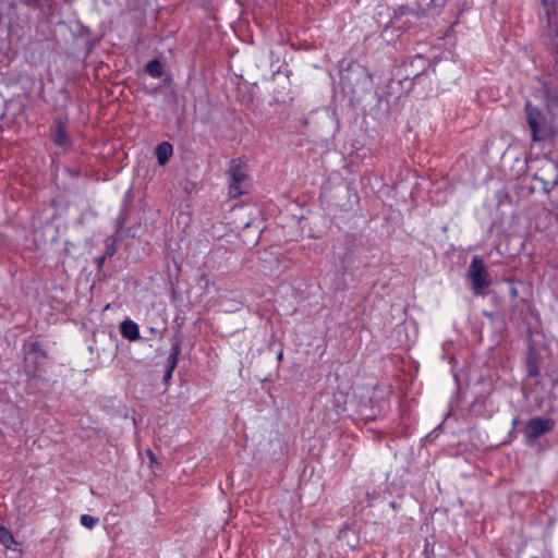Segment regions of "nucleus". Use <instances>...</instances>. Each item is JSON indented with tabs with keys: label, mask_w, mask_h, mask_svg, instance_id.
<instances>
[{
	"label": "nucleus",
	"mask_w": 558,
	"mask_h": 558,
	"mask_svg": "<svg viewBox=\"0 0 558 558\" xmlns=\"http://www.w3.org/2000/svg\"><path fill=\"white\" fill-rule=\"evenodd\" d=\"M145 72L154 78H159L163 75V65L158 59H153L145 65Z\"/></svg>",
	"instance_id": "12"
},
{
	"label": "nucleus",
	"mask_w": 558,
	"mask_h": 558,
	"mask_svg": "<svg viewBox=\"0 0 558 558\" xmlns=\"http://www.w3.org/2000/svg\"><path fill=\"white\" fill-rule=\"evenodd\" d=\"M80 521L83 526L92 530L98 524L99 519L90 514H82Z\"/></svg>",
	"instance_id": "14"
},
{
	"label": "nucleus",
	"mask_w": 558,
	"mask_h": 558,
	"mask_svg": "<svg viewBox=\"0 0 558 558\" xmlns=\"http://www.w3.org/2000/svg\"><path fill=\"white\" fill-rule=\"evenodd\" d=\"M466 278L471 281L472 289L476 295L481 294L484 289L492 284L490 275L480 255L472 257Z\"/></svg>",
	"instance_id": "4"
},
{
	"label": "nucleus",
	"mask_w": 558,
	"mask_h": 558,
	"mask_svg": "<svg viewBox=\"0 0 558 558\" xmlns=\"http://www.w3.org/2000/svg\"><path fill=\"white\" fill-rule=\"evenodd\" d=\"M555 427V421L549 417L535 416L527 421L524 427V435L527 442L535 441L541 436L551 432Z\"/></svg>",
	"instance_id": "5"
},
{
	"label": "nucleus",
	"mask_w": 558,
	"mask_h": 558,
	"mask_svg": "<svg viewBox=\"0 0 558 558\" xmlns=\"http://www.w3.org/2000/svg\"><path fill=\"white\" fill-rule=\"evenodd\" d=\"M532 558H538V557H537V556H534V557H532Z\"/></svg>",
	"instance_id": "20"
},
{
	"label": "nucleus",
	"mask_w": 558,
	"mask_h": 558,
	"mask_svg": "<svg viewBox=\"0 0 558 558\" xmlns=\"http://www.w3.org/2000/svg\"><path fill=\"white\" fill-rule=\"evenodd\" d=\"M281 359H282V352H279L278 360H281Z\"/></svg>",
	"instance_id": "18"
},
{
	"label": "nucleus",
	"mask_w": 558,
	"mask_h": 558,
	"mask_svg": "<svg viewBox=\"0 0 558 558\" xmlns=\"http://www.w3.org/2000/svg\"><path fill=\"white\" fill-rule=\"evenodd\" d=\"M331 404H332V407H335V408L339 409V405H338V404H336V402H335L333 400L331 401Z\"/></svg>",
	"instance_id": "17"
},
{
	"label": "nucleus",
	"mask_w": 558,
	"mask_h": 558,
	"mask_svg": "<svg viewBox=\"0 0 558 558\" xmlns=\"http://www.w3.org/2000/svg\"><path fill=\"white\" fill-rule=\"evenodd\" d=\"M0 543L7 548V549H14V546L16 545L15 538L12 534V532L7 529L4 525H0Z\"/></svg>",
	"instance_id": "13"
},
{
	"label": "nucleus",
	"mask_w": 558,
	"mask_h": 558,
	"mask_svg": "<svg viewBox=\"0 0 558 558\" xmlns=\"http://www.w3.org/2000/svg\"><path fill=\"white\" fill-rule=\"evenodd\" d=\"M181 354V341L175 339V341L171 345L170 354L167 360V368L163 375L165 383H168L171 377L174 368L178 365L179 356Z\"/></svg>",
	"instance_id": "8"
},
{
	"label": "nucleus",
	"mask_w": 558,
	"mask_h": 558,
	"mask_svg": "<svg viewBox=\"0 0 558 558\" xmlns=\"http://www.w3.org/2000/svg\"><path fill=\"white\" fill-rule=\"evenodd\" d=\"M512 294H513V295H515V294H517V290H515V289H513V290H512Z\"/></svg>",
	"instance_id": "19"
},
{
	"label": "nucleus",
	"mask_w": 558,
	"mask_h": 558,
	"mask_svg": "<svg viewBox=\"0 0 558 558\" xmlns=\"http://www.w3.org/2000/svg\"><path fill=\"white\" fill-rule=\"evenodd\" d=\"M49 136L52 143L62 148H68L72 145V141L68 134L66 120L57 118L53 125L49 130Z\"/></svg>",
	"instance_id": "7"
},
{
	"label": "nucleus",
	"mask_w": 558,
	"mask_h": 558,
	"mask_svg": "<svg viewBox=\"0 0 558 558\" xmlns=\"http://www.w3.org/2000/svg\"><path fill=\"white\" fill-rule=\"evenodd\" d=\"M543 7V13L541 15V22H546V28L548 36H558V24H557V3L558 0H541Z\"/></svg>",
	"instance_id": "6"
},
{
	"label": "nucleus",
	"mask_w": 558,
	"mask_h": 558,
	"mask_svg": "<svg viewBox=\"0 0 558 558\" xmlns=\"http://www.w3.org/2000/svg\"><path fill=\"white\" fill-rule=\"evenodd\" d=\"M173 154V147L169 142H161L155 148V155L160 166H165Z\"/></svg>",
	"instance_id": "11"
},
{
	"label": "nucleus",
	"mask_w": 558,
	"mask_h": 558,
	"mask_svg": "<svg viewBox=\"0 0 558 558\" xmlns=\"http://www.w3.org/2000/svg\"><path fill=\"white\" fill-rule=\"evenodd\" d=\"M229 195L232 198L240 197L250 189V177L246 165L240 159H231L228 170Z\"/></svg>",
	"instance_id": "3"
},
{
	"label": "nucleus",
	"mask_w": 558,
	"mask_h": 558,
	"mask_svg": "<svg viewBox=\"0 0 558 558\" xmlns=\"http://www.w3.org/2000/svg\"><path fill=\"white\" fill-rule=\"evenodd\" d=\"M120 331L122 337L130 341H135L140 339L138 325L131 319H125L124 322L121 323Z\"/></svg>",
	"instance_id": "10"
},
{
	"label": "nucleus",
	"mask_w": 558,
	"mask_h": 558,
	"mask_svg": "<svg viewBox=\"0 0 558 558\" xmlns=\"http://www.w3.org/2000/svg\"><path fill=\"white\" fill-rule=\"evenodd\" d=\"M65 172L71 177V178H78L81 175V171L78 169H72V168H66L65 169Z\"/></svg>",
	"instance_id": "15"
},
{
	"label": "nucleus",
	"mask_w": 558,
	"mask_h": 558,
	"mask_svg": "<svg viewBox=\"0 0 558 558\" xmlns=\"http://www.w3.org/2000/svg\"><path fill=\"white\" fill-rule=\"evenodd\" d=\"M543 183H544V190H545L546 192H550V190H551L554 186H556V185H557L558 181H557V180H555V181H553V183H551V184H549L548 182H545V181H544Z\"/></svg>",
	"instance_id": "16"
},
{
	"label": "nucleus",
	"mask_w": 558,
	"mask_h": 558,
	"mask_svg": "<svg viewBox=\"0 0 558 558\" xmlns=\"http://www.w3.org/2000/svg\"><path fill=\"white\" fill-rule=\"evenodd\" d=\"M539 354L531 348L525 362L529 377L535 378L539 376Z\"/></svg>",
	"instance_id": "9"
},
{
	"label": "nucleus",
	"mask_w": 558,
	"mask_h": 558,
	"mask_svg": "<svg viewBox=\"0 0 558 558\" xmlns=\"http://www.w3.org/2000/svg\"><path fill=\"white\" fill-rule=\"evenodd\" d=\"M23 353L24 373L31 378L40 377L48 360V354L43 343L39 341L25 343L23 345Z\"/></svg>",
	"instance_id": "2"
},
{
	"label": "nucleus",
	"mask_w": 558,
	"mask_h": 558,
	"mask_svg": "<svg viewBox=\"0 0 558 558\" xmlns=\"http://www.w3.org/2000/svg\"><path fill=\"white\" fill-rule=\"evenodd\" d=\"M524 113L532 142H550L555 138L557 132L553 122L546 118L538 107L532 105L531 101H526L524 105Z\"/></svg>",
	"instance_id": "1"
}]
</instances>
